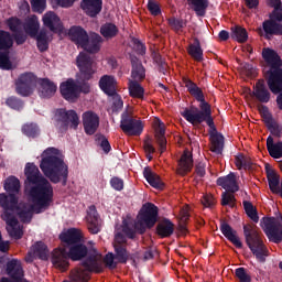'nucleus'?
Returning <instances> with one entry per match:
<instances>
[{"label": "nucleus", "mask_w": 282, "mask_h": 282, "mask_svg": "<svg viewBox=\"0 0 282 282\" xmlns=\"http://www.w3.org/2000/svg\"><path fill=\"white\" fill-rule=\"evenodd\" d=\"M158 221V207L151 203L142 206L137 221L133 225L131 221L123 220L121 229H118L115 236L113 248L116 252V259L121 263L127 262V250L124 246L127 238L133 239L135 232H144L147 228H153Z\"/></svg>", "instance_id": "f257e3e1"}, {"label": "nucleus", "mask_w": 282, "mask_h": 282, "mask_svg": "<svg viewBox=\"0 0 282 282\" xmlns=\"http://www.w3.org/2000/svg\"><path fill=\"white\" fill-rule=\"evenodd\" d=\"M30 205H19V196L14 194L0 193V208L4 212L1 217L7 224V230L12 239H21L23 237V227L19 225L15 220L14 214L20 217V219L26 224L32 220V213L34 212V203L31 200Z\"/></svg>", "instance_id": "f03ea898"}, {"label": "nucleus", "mask_w": 282, "mask_h": 282, "mask_svg": "<svg viewBox=\"0 0 282 282\" xmlns=\"http://www.w3.org/2000/svg\"><path fill=\"white\" fill-rule=\"evenodd\" d=\"M26 177V191L29 199L33 204L34 213H43L47 206L52 204L54 197V188L50 181L41 175L39 167L32 163H28L24 169Z\"/></svg>", "instance_id": "7ed1b4c3"}, {"label": "nucleus", "mask_w": 282, "mask_h": 282, "mask_svg": "<svg viewBox=\"0 0 282 282\" xmlns=\"http://www.w3.org/2000/svg\"><path fill=\"white\" fill-rule=\"evenodd\" d=\"M64 248H57L53 251L52 263L57 270H67L69 265L68 259L72 261H80L87 257V247L80 243L83 241V231L77 228L64 230L59 235Z\"/></svg>", "instance_id": "20e7f679"}, {"label": "nucleus", "mask_w": 282, "mask_h": 282, "mask_svg": "<svg viewBox=\"0 0 282 282\" xmlns=\"http://www.w3.org/2000/svg\"><path fill=\"white\" fill-rule=\"evenodd\" d=\"M262 58L264 61L263 74L268 87L272 94H280L276 98L279 109H282V61L274 50L263 48Z\"/></svg>", "instance_id": "39448f33"}, {"label": "nucleus", "mask_w": 282, "mask_h": 282, "mask_svg": "<svg viewBox=\"0 0 282 282\" xmlns=\"http://www.w3.org/2000/svg\"><path fill=\"white\" fill-rule=\"evenodd\" d=\"M40 169L54 184H58L61 180L67 182V175H69L67 164H65L61 151L55 148H47L42 153Z\"/></svg>", "instance_id": "423d86ee"}, {"label": "nucleus", "mask_w": 282, "mask_h": 282, "mask_svg": "<svg viewBox=\"0 0 282 282\" xmlns=\"http://www.w3.org/2000/svg\"><path fill=\"white\" fill-rule=\"evenodd\" d=\"M185 87L187 88V91H189V94L194 96L198 102H200V110L197 108L185 109L182 112L183 118L194 126L202 124V122L206 121L209 127H213L210 106L204 101V93H202V89H199V87H197V85L189 79H185Z\"/></svg>", "instance_id": "0eeeda50"}, {"label": "nucleus", "mask_w": 282, "mask_h": 282, "mask_svg": "<svg viewBox=\"0 0 282 282\" xmlns=\"http://www.w3.org/2000/svg\"><path fill=\"white\" fill-rule=\"evenodd\" d=\"M68 36L70 41L85 52L89 54H96L100 51V43H102V37L100 35L93 33L89 37L87 31L80 26H72L68 31Z\"/></svg>", "instance_id": "6e6552de"}, {"label": "nucleus", "mask_w": 282, "mask_h": 282, "mask_svg": "<svg viewBox=\"0 0 282 282\" xmlns=\"http://www.w3.org/2000/svg\"><path fill=\"white\" fill-rule=\"evenodd\" d=\"M89 272H102V256L96 250H93L86 261L70 272V280L74 282H89Z\"/></svg>", "instance_id": "1a4fd4ad"}, {"label": "nucleus", "mask_w": 282, "mask_h": 282, "mask_svg": "<svg viewBox=\"0 0 282 282\" xmlns=\"http://www.w3.org/2000/svg\"><path fill=\"white\" fill-rule=\"evenodd\" d=\"M39 18L36 15H32L26 19V22L24 24V30L26 34H29V36H32V39H36L40 52H45V50H47L50 41H52V35H50V33H47V31L45 30H42L39 33Z\"/></svg>", "instance_id": "9d476101"}, {"label": "nucleus", "mask_w": 282, "mask_h": 282, "mask_svg": "<svg viewBox=\"0 0 282 282\" xmlns=\"http://www.w3.org/2000/svg\"><path fill=\"white\" fill-rule=\"evenodd\" d=\"M245 236L247 246L250 248L251 252H253L258 261H265L268 249L265 248V245H263L259 231L252 227H245Z\"/></svg>", "instance_id": "9b49d317"}, {"label": "nucleus", "mask_w": 282, "mask_h": 282, "mask_svg": "<svg viewBox=\"0 0 282 282\" xmlns=\"http://www.w3.org/2000/svg\"><path fill=\"white\" fill-rule=\"evenodd\" d=\"M14 45V36L8 31L0 30V69H12L10 48Z\"/></svg>", "instance_id": "f8f14e48"}, {"label": "nucleus", "mask_w": 282, "mask_h": 282, "mask_svg": "<svg viewBox=\"0 0 282 282\" xmlns=\"http://www.w3.org/2000/svg\"><path fill=\"white\" fill-rule=\"evenodd\" d=\"M269 4L274 8V11L270 15V20L263 22V30L265 34H282L281 0H269Z\"/></svg>", "instance_id": "ddd939ff"}, {"label": "nucleus", "mask_w": 282, "mask_h": 282, "mask_svg": "<svg viewBox=\"0 0 282 282\" xmlns=\"http://www.w3.org/2000/svg\"><path fill=\"white\" fill-rule=\"evenodd\" d=\"M76 63L80 72L79 76L83 80H89V78L96 74V64H94L87 52L79 53Z\"/></svg>", "instance_id": "4468645a"}, {"label": "nucleus", "mask_w": 282, "mask_h": 282, "mask_svg": "<svg viewBox=\"0 0 282 282\" xmlns=\"http://www.w3.org/2000/svg\"><path fill=\"white\" fill-rule=\"evenodd\" d=\"M264 232L270 241L279 243L282 241V226L276 218H267L264 220Z\"/></svg>", "instance_id": "2eb2a0df"}, {"label": "nucleus", "mask_w": 282, "mask_h": 282, "mask_svg": "<svg viewBox=\"0 0 282 282\" xmlns=\"http://www.w3.org/2000/svg\"><path fill=\"white\" fill-rule=\"evenodd\" d=\"M34 83H36V77L33 74H22L15 83L17 94L20 96H30L33 91Z\"/></svg>", "instance_id": "dca6fc26"}, {"label": "nucleus", "mask_w": 282, "mask_h": 282, "mask_svg": "<svg viewBox=\"0 0 282 282\" xmlns=\"http://www.w3.org/2000/svg\"><path fill=\"white\" fill-rule=\"evenodd\" d=\"M245 94L246 98H248V96L252 98L253 96V98L259 100V102H270V90H268V87L265 86V80L263 79H260L256 83L253 91L247 89Z\"/></svg>", "instance_id": "f3484780"}, {"label": "nucleus", "mask_w": 282, "mask_h": 282, "mask_svg": "<svg viewBox=\"0 0 282 282\" xmlns=\"http://www.w3.org/2000/svg\"><path fill=\"white\" fill-rule=\"evenodd\" d=\"M59 91L68 102H74L78 100V96H80V89L78 88V84L73 79H68L61 84Z\"/></svg>", "instance_id": "a211bd4d"}, {"label": "nucleus", "mask_w": 282, "mask_h": 282, "mask_svg": "<svg viewBox=\"0 0 282 282\" xmlns=\"http://www.w3.org/2000/svg\"><path fill=\"white\" fill-rule=\"evenodd\" d=\"M152 127L154 129L156 144H159V151L160 153H164L166 151V137H164L166 126L160 118L154 117Z\"/></svg>", "instance_id": "6ab92c4d"}, {"label": "nucleus", "mask_w": 282, "mask_h": 282, "mask_svg": "<svg viewBox=\"0 0 282 282\" xmlns=\"http://www.w3.org/2000/svg\"><path fill=\"white\" fill-rule=\"evenodd\" d=\"M83 124L88 135H94L100 127V118L96 112L87 111L83 113Z\"/></svg>", "instance_id": "aec40b11"}, {"label": "nucleus", "mask_w": 282, "mask_h": 282, "mask_svg": "<svg viewBox=\"0 0 282 282\" xmlns=\"http://www.w3.org/2000/svg\"><path fill=\"white\" fill-rule=\"evenodd\" d=\"M87 228L91 235H98L100 232L101 220L96 210V206H90L86 216Z\"/></svg>", "instance_id": "412c9836"}, {"label": "nucleus", "mask_w": 282, "mask_h": 282, "mask_svg": "<svg viewBox=\"0 0 282 282\" xmlns=\"http://www.w3.org/2000/svg\"><path fill=\"white\" fill-rule=\"evenodd\" d=\"M43 24L45 28H48L51 32L55 34H61L63 32V23L61 22V18L56 15L53 11L46 12L42 18Z\"/></svg>", "instance_id": "4be33fe9"}, {"label": "nucleus", "mask_w": 282, "mask_h": 282, "mask_svg": "<svg viewBox=\"0 0 282 282\" xmlns=\"http://www.w3.org/2000/svg\"><path fill=\"white\" fill-rule=\"evenodd\" d=\"M121 129L127 135H140L144 130V123L138 119L122 120Z\"/></svg>", "instance_id": "5701e85b"}, {"label": "nucleus", "mask_w": 282, "mask_h": 282, "mask_svg": "<svg viewBox=\"0 0 282 282\" xmlns=\"http://www.w3.org/2000/svg\"><path fill=\"white\" fill-rule=\"evenodd\" d=\"M56 116L58 120H63V122H66L67 127H70V129H76L78 124H80L78 115L74 110L65 111L63 109H59L56 111Z\"/></svg>", "instance_id": "b1692460"}, {"label": "nucleus", "mask_w": 282, "mask_h": 282, "mask_svg": "<svg viewBox=\"0 0 282 282\" xmlns=\"http://www.w3.org/2000/svg\"><path fill=\"white\" fill-rule=\"evenodd\" d=\"M99 87L102 93L107 94V96H115L118 82L116 80V77L111 75H104L99 79Z\"/></svg>", "instance_id": "393cba45"}, {"label": "nucleus", "mask_w": 282, "mask_h": 282, "mask_svg": "<svg viewBox=\"0 0 282 282\" xmlns=\"http://www.w3.org/2000/svg\"><path fill=\"white\" fill-rule=\"evenodd\" d=\"M192 169H193V154L188 150H185V152L182 154L178 161L176 173H178V175H186V173H189Z\"/></svg>", "instance_id": "a878e982"}, {"label": "nucleus", "mask_w": 282, "mask_h": 282, "mask_svg": "<svg viewBox=\"0 0 282 282\" xmlns=\"http://www.w3.org/2000/svg\"><path fill=\"white\" fill-rule=\"evenodd\" d=\"M82 9L88 17H96L102 10V0H83Z\"/></svg>", "instance_id": "bb28decb"}, {"label": "nucleus", "mask_w": 282, "mask_h": 282, "mask_svg": "<svg viewBox=\"0 0 282 282\" xmlns=\"http://www.w3.org/2000/svg\"><path fill=\"white\" fill-rule=\"evenodd\" d=\"M218 186H223L225 191H229V193H237L239 191V185H237V176L235 173H230L225 177H220L217 180Z\"/></svg>", "instance_id": "cd10ccee"}, {"label": "nucleus", "mask_w": 282, "mask_h": 282, "mask_svg": "<svg viewBox=\"0 0 282 282\" xmlns=\"http://www.w3.org/2000/svg\"><path fill=\"white\" fill-rule=\"evenodd\" d=\"M3 189L6 193L19 197V193H21V181L17 176H9L3 182Z\"/></svg>", "instance_id": "c85d7f7f"}, {"label": "nucleus", "mask_w": 282, "mask_h": 282, "mask_svg": "<svg viewBox=\"0 0 282 282\" xmlns=\"http://www.w3.org/2000/svg\"><path fill=\"white\" fill-rule=\"evenodd\" d=\"M37 83L40 85V96L42 98H50L56 94L57 87L50 79L47 78L40 79Z\"/></svg>", "instance_id": "c756f323"}, {"label": "nucleus", "mask_w": 282, "mask_h": 282, "mask_svg": "<svg viewBox=\"0 0 282 282\" xmlns=\"http://www.w3.org/2000/svg\"><path fill=\"white\" fill-rule=\"evenodd\" d=\"M210 151L216 155H221L224 151V135L216 131L210 132Z\"/></svg>", "instance_id": "7c9ffc66"}, {"label": "nucleus", "mask_w": 282, "mask_h": 282, "mask_svg": "<svg viewBox=\"0 0 282 282\" xmlns=\"http://www.w3.org/2000/svg\"><path fill=\"white\" fill-rule=\"evenodd\" d=\"M143 177H145L147 182L153 188H162L164 183H162V178L155 172H153L150 167H145L143 171Z\"/></svg>", "instance_id": "2f4dec72"}, {"label": "nucleus", "mask_w": 282, "mask_h": 282, "mask_svg": "<svg viewBox=\"0 0 282 282\" xmlns=\"http://www.w3.org/2000/svg\"><path fill=\"white\" fill-rule=\"evenodd\" d=\"M223 235L236 246V248H241L242 243L239 237L237 236V231L232 230L228 224H223L220 227Z\"/></svg>", "instance_id": "473e14b6"}, {"label": "nucleus", "mask_w": 282, "mask_h": 282, "mask_svg": "<svg viewBox=\"0 0 282 282\" xmlns=\"http://www.w3.org/2000/svg\"><path fill=\"white\" fill-rule=\"evenodd\" d=\"M267 149L271 155V158H274L275 160H279L282 158V142L278 141L274 142V139L272 137H269L267 139Z\"/></svg>", "instance_id": "72a5a7b5"}, {"label": "nucleus", "mask_w": 282, "mask_h": 282, "mask_svg": "<svg viewBox=\"0 0 282 282\" xmlns=\"http://www.w3.org/2000/svg\"><path fill=\"white\" fill-rule=\"evenodd\" d=\"M174 230L175 225H173L169 219L162 220L156 227V232L160 237H171Z\"/></svg>", "instance_id": "f704fd0d"}, {"label": "nucleus", "mask_w": 282, "mask_h": 282, "mask_svg": "<svg viewBox=\"0 0 282 282\" xmlns=\"http://www.w3.org/2000/svg\"><path fill=\"white\" fill-rule=\"evenodd\" d=\"M191 207L188 205H185L182 207L178 214V230L181 235H186V223L188 221V217H191L189 214Z\"/></svg>", "instance_id": "c9c22d12"}, {"label": "nucleus", "mask_w": 282, "mask_h": 282, "mask_svg": "<svg viewBox=\"0 0 282 282\" xmlns=\"http://www.w3.org/2000/svg\"><path fill=\"white\" fill-rule=\"evenodd\" d=\"M147 72L144 66L138 62V59L132 58V78L133 80H144Z\"/></svg>", "instance_id": "e433bc0d"}, {"label": "nucleus", "mask_w": 282, "mask_h": 282, "mask_svg": "<svg viewBox=\"0 0 282 282\" xmlns=\"http://www.w3.org/2000/svg\"><path fill=\"white\" fill-rule=\"evenodd\" d=\"M34 254L37 256V259H42V261L47 260V257H50V250H47V246L43 242H36L31 247Z\"/></svg>", "instance_id": "4c0bfd02"}, {"label": "nucleus", "mask_w": 282, "mask_h": 282, "mask_svg": "<svg viewBox=\"0 0 282 282\" xmlns=\"http://www.w3.org/2000/svg\"><path fill=\"white\" fill-rule=\"evenodd\" d=\"M188 54L194 58V61H202V58H204V51H202L199 41L196 40L194 44L189 45Z\"/></svg>", "instance_id": "58836bf2"}, {"label": "nucleus", "mask_w": 282, "mask_h": 282, "mask_svg": "<svg viewBox=\"0 0 282 282\" xmlns=\"http://www.w3.org/2000/svg\"><path fill=\"white\" fill-rule=\"evenodd\" d=\"M231 36L238 41V43H246L248 41V31L241 26H235L231 29Z\"/></svg>", "instance_id": "ea45409f"}, {"label": "nucleus", "mask_w": 282, "mask_h": 282, "mask_svg": "<svg viewBox=\"0 0 282 282\" xmlns=\"http://www.w3.org/2000/svg\"><path fill=\"white\" fill-rule=\"evenodd\" d=\"M129 91L132 98H144V88L137 82H130Z\"/></svg>", "instance_id": "a19ab883"}, {"label": "nucleus", "mask_w": 282, "mask_h": 282, "mask_svg": "<svg viewBox=\"0 0 282 282\" xmlns=\"http://www.w3.org/2000/svg\"><path fill=\"white\" fill-rule=\"evenodd\" d=\"M100 33L102 36H105V39H112V36L118 34V28L112 23H108L101 26Z\"/></svg>", "instance_id": "79ce46f5"}, {"label": "nucleus", "mask_w": 282, "mask_h": 282, "mask_svg": "<svg viewBox=\"0 0 282 282\" xmlns=\"http://www.w3.org/2000/svg\"><path fill=\"white\" fill-rule=\"evenodd\" d=\"M192 6H194L195 12L199 17H204V12H206V8H208V0H189Z\"/></svg>", "instance_id": "37998d69"}, {"label": "nucleus", "mask_w": 282, "mask_h": 282, "mask_svg": "<svg viewBox=\"0 0 282 282\" xmlns=\"http://www.w3.org/2000/svg\"><path fill=\"white\" fill-rule=\"evenodd\" d=\"M240 74H242V76H248V78H254L258 72L253 65L243 64L240 68Z\"/></svg>", "instance_id": "c03bdc74"}, {"label": "nucleus", "mask_w": 282, "mask_h": 282, "mask_svg": "<svg viewBox=\"0 0 282 282\" xmlns=\"http://www.w3.org/2000/svg\"><path fill=\"white\" fill-rule=\"evenodd\" d=\"M235 274H236V279L239 282H251L252 281V278L250 276V273L248 271H246L245 268L236 269Z\"/></svg>", "instance_id": "a18cd8bd"}, {"label": "nucleus", "mask_w": 282, "mask_h": 282, "mask_svg": "<svg viewBox=\"0 0 282 282\" xmlns=\"http://www.w3.org/2000/svg\"><path fill=\"white\" fill-rule=\"evenodd\" d=\"M243 206L248 217H250L252 221H259V216H257V210L254 209V206H252L250 202H243Z\"/></svg>", "instance_id": "49530a36"}, {"label": "nucleus", "mask_w": 282, "mask_h": 282, "mask_svg": "<svg viewBox=\"0 0 282 282\" xmlns=\"http://www.w3.org/2000/svg\"><path fill=\"white\" fill-rule=\"evenodd\" d=\"M31 6L34 12L43 14V12H45V8H47V2L46 0H31Z\"/></svg>", "instance_id": "de8ad7c7"}, {"label": "nucleus", "mask_w": 282, "mask_h": 282, "mask_svg": "<svg viewBox=\"0 0 282 282\" xmlns=\"http://www.w3.org/2000/svg\"><path fill=\"white\" fill-rule=\"evenodd\" d=\"M22 131L29 138H34L39 133V128L34 123L24 124Z\"/></svg>", "instance_id": "09e8293b"}, {"label": "nucleus", "mask_w": 282, "mask_h": 282, "mask_svg": "<svg viewBox=\"0 0 282 282\" xmlns=\"http://www.w3.org/2000/svg\"><path fill=\"white\" fill-rule=\"evenodd\" d=\"M148 10L153 17H159V14L162 13V11L160 10V4H158V2L155 1H149Z\"/></svg>", "instance_id": "8fccbe9b"}, {"label": "nucleus", "mask_w": 282, "mask_h": 282, "mask_svg": "<svg viewBox=\"0 0 282 282\" xmlns=\"http://www.w3.org/2000/svg\"><path fill=\"white\" fill-rule=\"evenodd\" d=\"M8 26L11 32H19L21 30V21L17 18H11L8 20Z\"/></svg>", "instance_id": "3c124183"}, {"label": "nucleus", "mask_w": 282, "mask_h": 282, "mask_svg": "<svg viewBox=\"0 0 282 282\" xmlns=\"http://www.w3.org/2000/svg\"><path fill=\"white\" fill-rule=\"evenodd\" d=\"M223 206H230L231 208L235 207V195L230 193L223 194Z\"/></svg>", "instance_id": "603ef678"}, {"label": "nucleus", "mask_w": 282, "mask_h": 282, "mask_svg": "<svg viewBox=\"0 0 282 282\" xmlns=\"http://www.w3.org/2000/svg\"><path fill=\"white\" fill-rule=\"evenodd\" d=\"M202 204L205 208H210L215 206V197L212 194H205L202 198Z\"/></svg>", "instance_id": "864d4df0"}, {"label": "nucleus", "mask_w": 282, "mask_h": 282, "mask_svg": "<svg viewBox=\"0 0 282 282\" xmlns=\"http://www.w3.org/2000/svg\"><path fill=\"white\" fill-rule=\"evenodd\" d=\"M76 0H53V6H58L59 8H72Z\"/></svg>", "instance_id": "5fc2aeb1"}, {"label": "nucleus", "mask_w": 282, "mask_h": 282, "mask_svg": "<svg viewBox=\"0 0 282 282\" xmlns=\"http://www.w3.org/2000/svg\"><path fill=\"white\" fill-rule=\"evenodd\" d=\"M235 164L239 170L246 169V166H248V163L246 162V156H243V154H238L236 156Z\"/></svg>", "instance_id": "6e6d98bb"}, {"label": "nucleus", "mask_w": 282, "mask_h": 282, "mask_svg": "<svg viewBox=\"0 0 282 282\" xmlns=\"http://www.w3.org/2000/svg\"><path fill=\"white\" fill-rule=\"evenodd\" d=\"M110 184L115 191H122L124 188V182L118 177L111 178Z\"/></svg>", "instance_id": "4d7b16f0"}, {"label": "nucleus", "mask_w": 282, "mask_h": 282, "mask_svg": "<svg viewBox=\"0 0 282 282\" xmlns=\"http://www.w3.org/2000/svg\"><path fill=\"white\" fill-rule=\"evenodd\" d=\"M144 151L148 153V159L151 160V153H155V148H153V143L151 141L144 142Z\"/></svg>", "instance_id": "13d9d810"}, {"label": "nucleus", "mask_w": 282, "mask_h": 282, "mask_svg": "<svg viewBox=\"0 0 282 282\" xmlns=\"http://www.w3.org/2000/svg\"><path fill=\"white\" fill-rule=\"evenodd\" d=\"M7 105L11 107V109H21V102L14 97L9 98Z\"/></svg>", "instance_id": "bf43d9fd"}, {"label": "nucleus", "mask_w": 282, "mask_h": 282, "mask_svg": "<svg viewBox=\"0 0 282 282\" xmlns=\"http://www.w3.org/2000/svg\"><path fill=\"white\" fill-rule=\"evenodd\" d=\"M106 265L108 268H116V262H113V254L112 253H108L106 256V258L104 259Z\"/></svg>", "instance_id": "052dcab7"}, {"label": "nucleus", "mask_w": 282, "mask_h": 282, "mask_svg": "<svg viewBox=\"0 0 282 282\" xmlns=\"http://www.w3.org/2000/svg\"><path fill=\"white\" fill-rule=\"evenodd\" d=\"M260 112L262 113V118H264V122L270 124V122H272V116L268 111V108H262V110H260Z\"/></svg>", "instance_id": "680f3d73"}, {"label": "nucleus", "mask_w": 282, "mask_h": 282, "mask_svg": "<svg viewBox=\"0 0 282 282\" xmlns=\"http://www.w3.org/2000/svg\"><path fill=\"white\" fill-rule=\"evenodd\" d=\"M196 173L199 177H204V175H206V165L204 163H199L196 166Z\"/></svg>", "instance_id": "e2e57ef3"}, {"label": "nucleus", "mask_w": 282, "mask_h": 282, "mask_svg": "<svg viewBox=\"0 0 282 282\" xmlns=\"http://www.w3.org/2000/svg\"><path fill=\"white\" fill-rule=\"evenodd\" d=\"M113 105H115V110L118 111V109H122L123 102L122 99L119 96L113 97Z\"/></svg>", "instance_id": "0e129e2a"}, {"label": "nucleus", "mask_w": 282, "mask_h": 282, "mask_svg": "<svg viewBox=\"0 0 282 282\" xmlns=\"http://www.w3.org/2000/svg\"><path fill=\"white\" fill-rule=\"evenodd\" d=\"M78 89H79V94H89L90 91V86L89 84L85 83L83 86H80V82H78Z\"/></svg>", "instance_id": "69168bd1"}, {"label": "nucleus", "mask_w": 282, "mask_h": 282, "mask_svg": "<svg viewBox=\"0 0 282 282\" xmlns=\"http://www.w3.org/2000/svg\"><path fill=\"white\" fill-rule=\"evenodd\" d=\"M36 258H39V256L34 254V251L31 249L25 257V261L26 263H32V261H34Z\"/></svg>", "instance_id": "338daca9"}, {"label": "nucleus", "mask_w": 282, "mask_h": 282, "mask_svg": "<svg viewBox=\"0 0 282 282\" xmlns=\"http://www.w3.org/2000/svg\"><path fill=\"white\" fill-rule=\"evenodd\" d=\"M101 149L105 151V153H109V151H111V145L107 139H102Z\"/></svg>", "instance_id": "774afa93"}]
</instances>
